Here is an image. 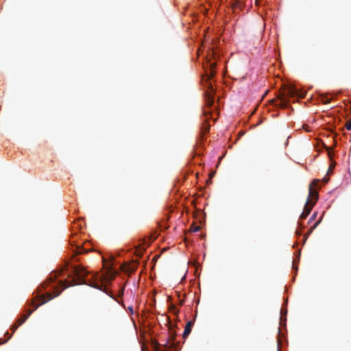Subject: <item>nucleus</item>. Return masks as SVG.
Wrapping results in <instances>:
<instances>
[{"mask_svg":"<svg viewBox=\"0 0 351 351\" xmlns=\"http://www.w3.org/2000/svg\"><path fill=\"white\" fill-rule=\"evenodd\" d=\"M316 215H317L316 213H313V215L310 218V221L313 220L316 217Z\"/></svg>","mask_w":351,"mask_h":351,"instance_id":"obj_18","label":"nucleus"},{"mask_svg":"<svg viewBox=\"0 0 351 351\" xmlns=\"http://www.w3.org/2000/svg\"><path fill=\"white\" fill-rule=\"evenodd\" d=\"M328 178H324L323 179V182H325V183L328 182Z\"/></svg>","mask_w":351,"mask_h":351,"instance_id":"obj_19","label":"nucleus"},{"mask_svg":"<svg viewBox=\"0 0 351 351\" xmlns=\"http://www.w3.org/2000/svg\"><path fill=\"white\" fill-rule=\"evenodd\" d=\"M258 0H256V4H257V5H258Z\"/></svg>","mask_w":351,"mask_h":351,"instance_id":"obj_26","label":"nucleus"},{"mask_svg":"<svg viewBox=\"0 0 351 351\" xmlns=\"http://www.w3.org/2000/svg\"><path fill=\"white\" fill-rule=\"evenodd\" d=\"M173 297L171 295L168 296V302H169V311L173 313V315H176V306L173 304Z\"/></svg>","mask_w":351,"mask_h":351,"instance_id":"obj_10","label":"nucleus"},{"mask_svg":"<svg viewBox=\"0 0 351 351\" xmlns=\"http://www.w3.org/2000/svg\"><path fill=\"white\" fill-rule=\"evenodd\" d=\"M319 221H317L316 223L313 226V227L308 232V234H307L308 235L312 232L313 230L318 225Z\"/></svg>","mask_w":351,"mask_h":351,"instance_id":"obj_16","label":"nucleus"},{"mask_svg":"<svg viewBox=\"0 0 351 351\" xmlns=\"http://www.w3.org/2000/svg\"><path fill=\"white\" fill-rule=\"evenodd\" d=\"M319 198V194L317 189H312V185L308 186V197L307 199H310L311 203L315 204L316 202Z\"/></svg>","mask_w":351,"mask_h":351,"instance_id":"obj_7","label":"nucleus"},{"mask_svg":"<svg viewBox=\"0 0 351 351\" xmlns=\"http://www.w3.org/2000/svg\"><path fill=\"white\" fill-rule=\"evenodd\" d=\"M321 101H322L323 104H329V103H330V99H328V98L327 97V96H326V95H322V97H321Z\"/></svg>","mask_w":351,"mask_h":351,"instance_id":"obj_12","label":"nucleus"},{"mask_svg":"<svg viewBox=\"0 0 351 351\" xmlns=\"http://www.w3.org/2000/svg\"><path fill=\"white\" fill-rule=\"evenodd\" d=\"M333 168H334V165H331L329 167V168H328V173H330V171H332V169H333Z\"/></svg>","mask_w":351,"mask_h":351,"instance_id":"obj_17","label":"nucleus"},{"mask_svg":"<svg viewBox=\"0 0 351 351\" xmlns=\"http://www.w3.org/2000/svg\"><path fill=\"white\" fill-rule=\"evenodd\" d=\"M319 182V180L315 179L309 185H312V189H316Z\"/></svg>","mask_w":351,"mask_h":351,"instance_id":"obj_14","label":"nucleus"},{"mask_svg":"<svg viewBox=\"0 0 351 351\" xmlns=\"http://www.w3.org/2000/svg\"><path fill=\"white\" fill-rule=\"evenodd\" d=\"M293 97H304L305 93L300 91L293 86H287L280 95V101L276 104V106L282 108H287L289 104V99Z\"/></svg>","mask_w":351,"mask_h":351,"instance_id":"obj_3","label":"nucleus"},{"mask_svg":"<svg viewBox=\"0 0 351 351\" xmlns=\"http://www.w3.org/2000/svg\"><path fill=\"white\" fill-rule=\"evenodd\" d=\"M176 297H177V305H182L183 303H184V300H181L180 299V294L178 291H177V295H176Z\"/></svg>","mask_w":351,"mask_h":351,"instance_id":"obj_13","label":"nucleus"},{"mask_svg":"<svg viewBox=\"0 0 351 351\" xmlns=\"http://www.w3.org/2000/svg\"><path fill=\"white\" fill-rule=\"evenodd\" d=\"M129 311H131V313H133V308H132V307H130V308H129Z\"/></svg>","mask_w":351,"mask_h":351,"instance_id":"obj_20","label":"nucleus"},{"mask_svg":"<svg viewBox=\"0 0 351 351\" xmlns=\"http://www.w3.org/2000/svg\"><path fill=\"white\" fill-rule=\"evenodd\" d=\"M56 278V275L53 276H51L47 279V280L45 282L40 286V287L38 288V293L30 303V305L32 306L34 308L32 310H28L26 315H22L21 317L16 321L15 324L11 326L12 332H14L16 329L26 321V319L33 313V311L37 309L40 305L45 304L47 301L52 300L61 293L62 291H57V287H53L55 289L54 293L48 292L46 294H40L42 289H45L47 286H49L50 283H52Z\"/></svg>","mask_w":351,"mask_h":351,"instance_id":"obj_1","label":"nucleus"},{"mask_svg":"<svg viewBox=\"0 0 351 351\" xmlns=\"http://www.w3.org/2000/svg\"><path fill=\"white\" fill-rule=\"evenodd\" d=\"M87 250H86L84 247L81 246V245H77L76 249H75V254H81L83 253H86Z\"/></svg>","mask_w":351,"mask_h":351,"instance_id":"obj_11","label":"nucleus"},{"mask_svg":"<svg viewBox=\"0 0 351 351\" xmlns=\"http://www.w3.org/2000/svg\"><path fill=\"white\" fill-rule=\"evenodd\" d=\"M73 239H74V237H72V238H71V240H70V242H71H71H73V241L74 242V240H73Z\"/></svg>","mask_w":351,"mask_h":351,"instance_id":"obj_21","label":"nucleus"},{"mask_svg":"<svg viewBox=\"0 0 351 351\" xmlns=\"http://www.w3.org/2000/svg\"><path fill=\"white\" fill-rule=\"evenodd\" d=\"M311 200L310 199H306L303 212L302 213L300 217L301 219H306L307 216L310 214L313 207L314 206L315 204H311Z\"/></svg>","mask_w":351,"mask_h":351,"instance_id":"obj_6","label":"nucleus"},{"mask_svg":"<svg viewBox=\"0 0 351 351\" xmlns=\"http://www.w3.org/2000/svg\"><path fill=\"white\" fill-rule=\"evenodd\" d=\"M178 344H179V343L177 341V343H176L177 348L178 347Z\"/></svg>","mask_w":351,"mask_h":351,"instance_id":"obj_27","label":"nucleus"},{"mask_svg":"<svg viewBox=\"0 0 351 351\" xmlns=\"http://www.w3.org/2000/svg\"><path fill=\"white\" fill-rule=\"evenodd\" d=\"M215 90L210 82L208 84V90L205 93L206 105L208 107H211L214 104Z\"/></svg>","mask_w":351,"mask_h":351,"instance_id":"obj_4","label":"nucleus"},{"mask_svg":"<svg viewBox=\"0 0 351 351\" xmlns=\"http://www.w3.org/2000/svg\"><path fill=\"white\" fill-rule=\"evenodd\" d=\"M5 342H6V341H0V345H1V344L4 343Z\"/></svg>","mask_w":351,"mask_h":351,"instance_id":"obj_24","label":"nucleus"},{"mask_svg":"<svg viewBox=\"0 0 351 351\" xmlns=\"http://www.w3.org/2000/svg\"><path fill=\"white\" fill-rule=\"evenodd\" d=\"M216 53L213 51H211V58L208 60L207 64L209 66V73H207V75H209L208 80H210L213 76L215 75V67H216V62H212L211 58L215 59Z\"/></svg>","mask_w":351,"mask_h":351,"instance_id":"obj_5","label":"nucleus"},{"mask_svg":"<svg viewBox=\"0 0 351 351\" xmlns=\"http://www.w3.org/2000/svg\"><path fill=\"white\" fill-rule=\"evenodd\" d=\"M346 128L348 130H351V121H347L346 124Z\"/></svg>","mask_w":351,"mask_h":351,"instance_id":"obj_15","label":"nucleus"},{"mask_svg":"<svg viewBox=\"0 0 351 351\" xmlns=\"http://www.w3.org/2000/svg\"><path fill=\"white\" fill-rule=\"evenodd\" d=\"M193 325V322L192 321H189L186 323V324L185 326L184 331L182 335V337L184 339H186L187 337V336L191 332V328H192Z\"/></svg>","mask_w":351,"mask_h":351,"instance_id":"obj_9","label":"nucleus"},{"mask_svg":"<svg viewBox=\"0 0 351 351\" xmlns=\"http://www.w3.org/2000/svg\"><path fill=\"white\" fill-rule=\"evenodd\" d=\"M73 239H74V237H72V238H71V240H70V242H71H71H73V241L74 242V240H73Z\"/></svg>","mask_w":351,"mask_h":351,"instance_id":"obj_23","label":"nucleus"},{"mask_svg":"<svg viewBox=\"0 0 351 351\" xmlns=\"http://www.w3.org/2000/svg\"><path fill=\"white\" fill-rule=\"evenodd\" d=\"M131 271H134L135 270V268H132V269H130Z\"/></svg>","mask_w":351,"mask_h":351,"instance_id":"obj_25","label":"nucleus"},{"mask_svg":"<svg viewBox=\"0 0 351 351\" xmlns=\"http://www.w3.org/2000/svg\"><path fill=\"white\" fill-rule=\"evenodd\" d=\"M116 276V272L112 271V269H109L105 274L100 276L101 280L104 282H109L112 280Z\"/></svg>","mask_w":351,"mask_h":351,"instance_id":"obj_8","label":"nucleus"},{"mask_svg":"<svg viewBox=\"0 0 351 351\" xmlns=\"http://www.w3.org/2000/svg\"><path fill=\"white\" fill-rule=\"evenodd\" d=\"M73 239H74V237H72V238H71V240H70V242H71H71H73V241L74 242V240H73Z\"/></svg>","mask_w":351,"mask_h":351,"instance_id":"obj_22","label":"nucleus"},{"mask_svg":"<svg viewBox=\"0 0 351 351\" xmlns=\"http://www.w3.org/2000/svg\"><path fill=\"white\" fill-rule=\"evenodd\" d=\"M88 275V271L82 266L80 265H74L71 267V272L68 275V277H72V280L71 281H62L60 280L59 282L60 286L62 287L63 289L67 287H69L73 285H81V284H86V282L84 278ZM88 285V283H87ZM88 285L100 289L99 285L97 283L94 284H88Z\"/></svg>","mask_w":351,"mask_h":351,"instance_id":"obj_2","label":"nucleus"}]
</instances>
